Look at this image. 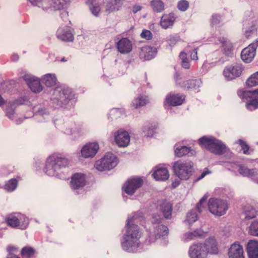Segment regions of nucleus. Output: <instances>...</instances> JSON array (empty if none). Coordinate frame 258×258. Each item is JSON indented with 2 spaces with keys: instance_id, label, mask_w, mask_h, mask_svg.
Wrapping results in <instances>:
<instances>
[{
  "instance_id": "nucleus-7",
  "label": "nucleus",
  "mask_w": 258,
  "mask_h": 258,
  "mask_svg": "<svg viewBox=\"0 0 258 258\" xmlns=\"http://www.w3.org/2000/svg\"><path fill=\"white\" fill-rule=\"evenodd\" d=\"M198 142L201 146L215 154H222L226 150L225 146L220 141L212 137L204 136Z\"/></svg>"
},
{
  "instance_id": "nucleus-26",
  "label": "nucleus",
  "mask_w": 258,
  "mask_h": 258,
  "mask_svg": "<svg viewBox=\"0 0 258 258\" xmlns=\"http://www.w3.org/2000/svg\"><path fill=\"white\" fill-rule=\"evenodd\" d=\"M228 254L229 258H244L243 247L237 242L230 246Z\"/></svg>"
},
{
  "instance_id": "nucleus-30",
  "label": "nucleus",
  "mask_w": 258,
  "mask_h": 258,
  "mask_svg": "<svg viewBox=\"0 0 258 258\" xmlns=\"http://www.w3.org/2000/svg\"><path fill=\"white\" fill-rule=\"evenodd\" d=\"M205 233L201 229H197L194 231H189L185 233L182 240L184 241H189L197 238H202L205 236Z\"/></svg>"
},
{
  "instance_id": "nucleus-28",
  "label": "nucleus",
  "mask_w": 258,
  "mask_h": 258,
  "mask_svg": "<svg viewBox=\"0 0 258 258\" xmlns=\"http://www.w3.org/2000/svg\"><path fill=\"white\" fill-rule=\"evenodd\" d=\"M238 171L243 176L250 178L253 180H256L258 178V170L255 168L250 169L243 165H240Z\"/></svg>"
},
{
  "instance_id": "nucleus-25",
  "label": "nucleus",
  "mask_w": 258,
  "mask_h": 258,
  "mask_svg": "<svg viewBox=\"0 0 258 258\" xmlns=\"http://www.w3.org/2000/svg\"><path fill=\"white\" fill-rule=\"evenodd\" d=\"M203 246L207 254H217L218 252L217 242L213 236L206 239L205 242L203 243Z\"/></svg>"
},
{
  "instance_id": "nucleus-57",
  "label": "nucleus",
  "mask_w": 258,
  "mask_h": 258,
  "mask_svg": "<svg viewBox=\"0 0 258 258\" xmlns=\"http://www.w3.org/2000/svg\"><path fill=\"white\" fill-rule=\"evenodd\" d=\"M160 217L159 215H153L152 218V222L153 223H158L160 221Z\"/></svg>"
},
{
  "instance_id": "nucleus-48",
  "label": "nucleus",
  "mask_w": 258,
  "mask_h": 258,
  "mask_svg": "<svg viewBox=\"0 0 258 258\" xmlns=\"http://www.w3.org/2000/svg\"><path fill=\"white\" fill-rule=\"evenodd\" d=\"M155 126L152 125H147L143 127V131L147 137H151L154 133Z\"/></svg>"
},
{
  "instance_id": "nucleus-8",
  "label": "nucleus",
  "mask_w": 258,
  "mask_h": 258,
  "mask_svg": "<svg viewBox=\"0 0 258 258\" xmlns=\"http://www.w3.org/2000/svg\"><path fill=\"white\" fill-rule=\"evenodd\" d=\"M208 209L213 215L221 216L226 213L228 209V205L224 200L210 198L208 202Z\"/></svg>"
},
{
  "instance_id": "nucleus-18",
  "label": "nucleus",
  "mask_w": 258,
  "mask_h": 258,
  "mask_svg": "<svg viewBox=\"0 0 258 258\" xmlns=\"http://www.w3.org/2000/svg\"><path fill=\"white\" fill-rule=\"evenodd\" d=\"M117 50L121 54H127L133 49V43L127 38H122L116 42Z\"/></svg>"
},
{
  "instance_id": "nucleus-43",
  "label": "nucleus",
  "mask_w": 258,
  "mask_h": 258,
  "mask_svg": "<svg viewBox=\"0 0 258 258\" xmlns=\"http://www.w3.org/2000/svg\"><path fill=\"white\" fill-rule=\"evenodd\" d=\"M248 233L251 235L258 237V221L255 220L251 222L248 227Z\"/></svg>"
},
{
  "instance_id": "nucleus-59",
  "label": "nucleus",
  "mask_w": 258,
  "mask_h": 258,
  "mask_svg": "<svg viewBox=\"0 0 258 258\" xmlns=\"http://www.w3.org/2000/svg\"><path fill=\"white\" fill-rule=\"evenodd\" d=\"M60 17L63 21H66L68 20V13L66 11H63L60 13Z\"/></svg>"
},
{
  "instance_id": "nucleus-27",
  "label": "nucleus",
  "mask_w": 258,
  "mask_h": 258,
  "mask_svg": "<svg viewBox=\"0 0 258 258\" xmlns=\"http://www.w3.org/2000/svg\"><path fill=\"white\" fill-rule=\"evenodd\" d=\"M184 100V97L182 95L170 94L166 97L164 105L166 104L173 106L180 105L183 103Z\"/></svg>"
},
{
  "instance_id": "nucleus-51",
  "label": "nucleus",
  "mask_w": 258,
  "mask_h": 258,
  "mask_svg": "<svg viewBox=\"0 0 258 258\" xmlns=\"http://www.w3.org/2000/svg\"><path fill=\"white\" fill-rule=\"evenodd\" d=\"M239 144H240L241 149L244 154H249V147L242 140H238Z\"/></svg>"
},
{
  "instance_id": "nucleus-62",
  "label": "nucleus",
  "mask_w": 258,
  "mask_h": 258,
  "mask_svg": "<svg viewBox=\"0 0 258 258\" xmlns=\"http://www.w3.org/2000/svg\"><path fill=\"white\" fill-rule=\"evenodd\" d=\"M38 114L39 115H43L46 114L45 110L43 109H41V110H38Z\"/></svg>"
},
{
  "instance_id": "nucleus-6",
  "label": "nucleus",
  "mask_w": 258,
  "mask_h": 258,
  "mask_svg": "<svg viewBox=\"0 0 258 258\" xmlns=\"http://www.w3.org/2000/svg\"><path fill=\"white\" fill-rule=\"evenodd\" d=\"M74 98V94L69 87L60 86L54 90L51 99L57 105L63 107Z\"/></svg>"
},
{
  "instance_id": "nucleus-20",
  "label": "nucleus",
  "mask_w": 258,
  "mask_h": 258,
  "mask_svg": "<svg viewBox=\"0 0 258 258\" xmlns=\"http://www.w3.org/2000/svg\"><path fill=\"white\" fill-rule=\"evenodd\" d=\"M98 149L99 145L97 143H89L83 147L81 154L84 158H92L96 155Z\"/></svg>"
},
{
  "instance_id": "nucleus-2",
  "label": "nucleus",
  "mask_w": 258,
  "mask_h": 258,
  "mask_svg": "<svg viewBox=\"0 0 258 258\" xmlns=\"http://www.w3.org/2000/svg\"><path fill=\"white\" fill-rule=\"evenodd\" d=\"M69 165V160L63 155L53 154L46 161L44 172L50 176L62 177V170Z\"/></svg>"
},
{
  "instance_id": "nucleus-38",
  "label": "nucleus",
  "mask_w": 258,
  "mask_h": 258,
  "mask_svg": "<svg viewBox=\"0 0 258 258\" xmlns=\"http://www.w3.org/2000/svg\"><path fill=\"white\" fill-rule=\"evenodd\" d=\"M148 102L146 96L140 95L134 99L132 104L136 108H138L145 105Z\"/></svg>"
},
{
  "instance_id": "nucleus-40",
  "label": "nucleus",
  "mask_w": 258,
  "mask_h": 258,
  "mask_svg": "<svg viewBox=\"0 0 258 258\" xmlns=\"http://www.w3.org/2000/svg\"><path fill=\"white\" fill-rule=\"evenodd\" d=\"M190 151V149L186 146L179 147L177 145H175V155L178 157L187 155Z\"/></svg>"
},
{
  "instance_id": "nucleus-29",
  "label": "nucleus",
  "mask_w": 258,
  "mask_h": 258,
  "mask_svg": "<svg viewBox=\"0 0 258 258\" xmlns=\"http://www.w3.org/2000/svg\"><path fill=\"white\" fill-rule=\"evenodd\" d=\"M153 176L156 180L164 181L168 179L169 174L166 168L159 165L156 167Z\"/></svg>"
},
{
  "instance_id": "nucleus-36",
  "label": "nucleus",
  "mask_w": 258,
  "mask_h": 258,
  "mask_svg": "<svg viewBox=\"0 0 258 258\" xmlns=\"http://www.w3.org/2000/svg\"><path fill=\"white\" fill-rule=\"evenodd\" d=\"M150 5L153 11L156 13H161L165 9V4L161 0H152Z\"/></svg>"
},
{
  "instance_id": "nucleus-1",
  "label": "nucleus",
  "mask_w": 258,
  "mask_h": 258,
  "mask_svg": "<svg viewBox=\"0 0 258 258\" xmlns=\"http://www.w3.org/2000/svg\"><path fill=\"white\" fill-rule=\"evenodd\" d=\"M143 214L141 212L135 214L127 220L126 230L121 241L122 248L129 252H136L141 246L140 239L141 232L136 224L141 222Z\"/></svg>"
},
{
  "instance_id": "nucleus-42",
  "label": "nucleus",
  "mask_w": 258,
  "mask_h": 258,
  "mask_svg": "<svg viewBox=\"0 0 258 258\" xmlns=\"http://www.w3.org/2000/svg\"><path fill=\"white\" fill-rule=\"evenodd\" d=\"M168 228L164 225H160L156 227L155 230V235L156 238H159L160 236H163L167 235Z\"/></svg>"
},
{
  "instance_id": "nucleus-15",
  "label": "nucleus",
  "mask_w": 258,
  "mask_h": 258,
  "mask_svg": "<svg viewBox=\"0 0 258 258\" xmlns=\"http://www.w3.org/2000/svg\"><path fill=\"white\" fill-rule=\"evenodd\" d=\"M142 184L143 180L141 178H131L124 183L123 189L127 195H132L138 188L141 186Z\"/></svg>"
},
{
  "instance_id": "nucleus-58",
  "label": "nucleus",
  "mask_w": 258,
  "mask_h": 258,
  "mask_svg": "<svg viewBox=\"0 0 258 258\" xmlns=\"http://www.w3.org/2000/svg\"><path fill=\"white\" fill-rule=\"evenodd\" d=\"M181 64L183 68L186 69H188L189 68L190 64L187 59H184V60H182Z\"/></svg>"
},
{
  "instance_id": "nucleus-19",
  "label": "nucleus",
  "mask_w": 258,
  "mask_h": 258,
  "mask_svg": "<svg viewBox=\"0 0 258 258\" xmlns=\"http://www.w3.org/2000/svg\"><path fill=\"white\" fill-rule=\"evenodd\" d=\"M24 80L27 82L32 91L39 93L42 90L39 80L30 74H25L23 76Z\"/></svg>"
},
{
  "instance_id": "nucleus-46",
  "label": "nucleus",
  "mask_w": 258,
  "mask_h": 258,
  "mask_svg": "<svg viewBox=\"0 0 258 258\" xmlns=\"http://www.w3.org/2000/svg\"><path fill=\"white\" fill-rule=\"evenodd\" d=\"M34 254V250L30 247H25L21 250L23 258H30Z\"/></svg>"
},
{
  "instance_id": "nucleus-23",
  "label": "nucleus",
  "mask_w": 258,
  "mask_h": 258,
  "mask_svg": "<svg viewBox=\"0 0 258 258\" xmlns=\"http://www.w3.org/2000/svg\"><path fill=\"white\" fill-rule=\"evenodd\" d=\"M56 35L58 39L63 41L71 42L74 39L71 29L68 26L59 28Z\"/></svg>"
},
{
  "instance_id": "nucleus-3",
  "label": "nucleus",
  "mask_w": 258,
  "mask_h": 258,
  "mask_svg": "<svg viewBox=\"0 0 258 258\" xmlns=\"http://www.w3.org/2000/svg\"><path fill=\"white\" fill-rule=\"evenodd\" d=\"M69 165V160L63 155L53 154L46 161L44 172L50 176L62 177V170Z\"/></svg>"
},
{
  "instance_id": "nucleus-10",
  "label": "nucleus",
  "mask_w": 258,
  "mask_h": 258,
  "mask_svg": "<svg viewBox=\"0 0 258 258\" xmlns=\"http://www.w3.org/2000/svg\"><path fill=\"white\" fill-rule=\"evenodd\" d=\"M118 163L117 157L111 153H107L100 160L95 164L96 168L99 171L110 170L115 167Z\"/></svg>"
},
{
  "instance_id": "nucleus-5",
  "label": "nucleus",
  "mask_w": 258,
  "mask_h": 258,
  "mask_svg": "<svg viewBox=\"0 0 258 258\" xmlns=\"http://www.w3.org/2000/svg\"><path fill=\"white\" fill-rule=\"evenodd\" d=\"M33 6L46 12L63 10L67 8L70 0H28Z\"/></svg>"
},
{
  "instance_id": "nucleus-35",
  "label": "nucleus",
  "mask_w": 258,
  "mask_h": 258,
  "mask_svg": "<svg viewBox=\"0 0 258 258\" xmlns=\"http://www.w3.org/2000/svg\"><path fill=\"white\" fill-rule=\"evenodd\" d=\"M224 52L226 55H229L232 50V43L225 38H220L219 40Z\"/></svg>"
},
{
  "instance_id": "nucleus-9",
  "label": "nucleus",
  "mask_w": 258,
  "mask_h": 258,
  "mask_svg": "<svg viewBox=\"0 0 258 258\" xmlns=\"http://www.w3.org/2000/svg\"><path fill=\"white\" fill-rule=\"evenodd\" d=\"M192 166L190 162L178 161L175 162L173 169L175 175L180 179L186 180L191 175Z\"/></svg>"
},
{
  "instance_id": "nucleus-52",
  "label": "nucleus",
  "mask_w": 258,
  "mask_h": 258,
  "mask_svg": "<svg viewBox=\"0 0 258 258\" xmlns=\"http://www.w3.org/2000/svg\"><path fill=\"white\" fill-rule=\"evenodd\" d=\"M140 36L142 38H144L147 40H150L152 38V34L151 31L146 29H144L142 31Z\"/></svg>"
},
{
  "instance_id": "nucleus-49",
  "label": "nucleus",
  "mask_w": 258,
  "mask_h": 258,
  "mask_svg": "<svg viewBox=\"0 0 258 258\" xmlns=\"http://www.w3.org/2000/svg\"><path fill=\"white\" fill-rule=\"evenodd\" d=\"M82 132V130L81 128H76L75 130H72V128L66 129L64 131V133L67 135H74V137H79Z\"/></svg>"
},
{
  "instance_id": "nucleus-45",
  "label": "nucleus",
  "mask_w": 258,
  "mask_h": 258,
  "mask_svg": "<svg viewBox=\"0 0 258 258\" xmlns=\"http://www.w3.org/2000/svg\"><path fill=\"white\" fill-rule=\"evenodd\" d=\"M19 218V228L22 229H26L28 225V219L24 215L18 213Z\"/></svg>"
},
{
  "instance_id": "nucleus-32",
  "label": "nucleus",
  "mask_w": 258,
  "mask_h": 258,
  "mask_svg": "<svg viewBox=\"0 0 258 258\" xmlns=\"http://www.w3.org/2000/svg\"><path fill=\"white\" fill-rule=\"evenodd\" d=\"M175 19L174 14H164L161 18L160 25L163 29H166L173 25Z\"/></svg>"
},
{
  "instance_id": "nucleus-13",
  "label": "nucleus",
  "mask_w": 258,
  "mask_h": 258,
  "mask_svg": "<svg viewBox=\"0 0 258 258\" xmlns=\"http://www.w3.org/2000/svg\"><path fill=\"white\" fill-rule=\"evenodd\" d=\"M257 47L258 40H255L244 48L241 53V58L242 60L246 63L251 62L255 55L256 49Z\"/></svg>"
},
{
  "instance_id": "nucleus-60",
  "label": "nucleus",
  "mask_w": 258,
  "mask_h": 258,
  "mask_svg": "<svg viewBox=\"0 0 258 258\" xmlns=\"http://www.w3.org/2000/svg\"><path fill=\"white\" fill-rule=\"evenodd\" d=\"M191 59L192 60H197L198 57L197 56V49H195L194 51L191 54Z\"/></svg>"
},
{
  "instance_id": "nucleus-17",
  "label": "nucleus",
  "mask_w": 258,
  "mask_h": 258,
  "mask_svg": "<svg viewBox=\"0 0 258 258\" xmlns=\"http://www.w3.org/2000/svg\"><path fill=\"white\" fill-rule=\"evenodd\" d=\"M243 30L246 38L254 34L257 29V21L255 19H245L243 22Z\"/></svg>"
},
{
  "instance_id": "nucleus-47",
  "label": "nucleus",
  "mask_w": 258,
  "mask_h": 258,
  "mask_svg": "<svg viewBox=\"0 0 258 258\" xmlns=\"http://www.w3.org/2000/svg\"><path fill=\"white\" fill-rule=\"evenodd\" d=\"M17 186V180L13 178L10 179L5 185V189L8 191H12Z\"/></svg>"
},
{
  "instance_id": "nucleus-64",
  "label": "nucleus",
  "mask_w": 258,
  "mask_h": 258,
  "mask_svg": "<svg viewBox=\"0 0 258 258\" xmlns=\"http://www.w3.org/2000/svg\"><path fill=\"white\" fill-rule=\"evenodd\" d=\"M7 258H20V257L16 255L9 254L7 256Z\"/></svg>"
},
{
  "instance_id": "nucleus-14",
  "label": "nucleus",
  "mask_w": 258,
  "mask_h": 258,
  "mask_svg": "<svg viewBox=\"0 0 258 258\" xmlns=\"http://www.w3.org/2000/svg\"><path fill=\"white\" fill-rule=\"evenodd\" d=\"M207 198L208 196L207 195H204L199 203L197 204L196 208L195 210H191L187 214L186 220L189 224H192L198 220V217L197 211H198L199 213L203 211V209L205 208L203 204L206 203Z\"/></svg>"
},
{
  "instance_id": "nucleus-31",
  "label": "nucleus",
  "mask_w": 258,
  "mask_h": 258,
  "mask_svg": "<svg viewBox=\"0 0 258 258\" xmlns=\"http://www.w3.org/2000/svg\"><path fill=\"white\" fill-rule=\"evenodd\" d=\"M247 252L248 258H258V241L250 240L247 244Z\"/></svg>"
},
{
  "instance_id": "nucleus-63",
  "label": "nucleus",
  "mask_w": 258,
  "mask_h": 258,
  "mask_svg": "<svg viewBox=\"0 0 258 258\" xmlns=\"http://www.w3.org/2000/svg\"><path fill=\"white\" fill-rule=\"evenodd\" d=\"M19 59V56L17 54H13L12 56V59L13 61H17Z\"/></svg>"
},
{
  "instance_id": "nucleus-21",
  "label": "nucleus",
  "mask_w": 258,
  "mask_h": 258,
  "mask_svg": "<svg viewBox=\"0 0 258 258\" xmlns=\"http://www.w3.org/2000/svg\"><path fill=\"white\" fill-rule=\"evenodd\" d=\"M114 140L119 147H125L128 146L130 142V137L127 132L119 130L115 133Z\"/></svg>"
},
{
  "instance_id": "nucleus-11",
  "label": "nucleus",
  "mask_w": 258,
  "mask_h": 258,
  "mask_svg": "<svg viewBox=\"0 0 258 258\" xmlns=\"http://www.w3.org/2000/svg\"><path fill=\"white\" fill-rule=\"evenodd\" d=\"M238 94L242 99L247 100L246 107L252 111L258 108V89L253 91H240Z\"/></svg>"
},
{
  "instance_id": "nucleus-37",
  "label": "nucleus",
  "mask_w": 258,
  "mask_h": 258,
  "mask_svg": "<svg viewBox=\"0 0 258 258\" xmlns=\"http://www.w3.org/2000/svg\"><path fill=\"white\" fill-rule=\"evenodd\" d=\"M160 209L165 218H169L172 213V205L168 202L165 201L160 205Z\"/></svg>"
},
{
  "instance_id": "nucleus-55",
  "label": "nucleus",
  "mask_w": 258,
  "mask_h": 258,
  "mask_svg": "<svg viewBox=\"0 0 258 258\" xmlns=\"http://www.w3.org/2000/svg\"><path fill=\"white\" fill-rule=\"evenodd\" d=\"M142 9V6L139 4H136L134 5L132 8V11L134 14L137 13L138 12L141 11Z\"/></svg>"
},
{
  "instance_id": "nucleus-34",
  "label": "nucleus",
  "mask_w": 258,
  "mask_h": 258,
  "mask_svg": "<svg viewBox=\"0 0 258 258\" xmlns=\"http://www.w3.org/2000/svg\"><path fill=\"white\" fill-rule=\"evenodd\" d=\"M26 101V98L25 97H20L18 99L14 101L12 104H11V107L7 109L6 113L7 116L10 118H12V115L14 112L15 108L18 105L23 104Z\"/></svg>"
},
{
  "instance_id": "nucleus-53",
  "label": "nucleus",
  "mask_w": 258,
  "mask_h": 258,
  "mask_svg": "<svg viewBox=\"0 0 258 258\" xmlns=\"http://www.w3.org/2000/svg\"><path fill=\"white\" fill-rule=\"evenodd\" d=\"M221 19V16L218 14H214L211 18V24L212 25H217L219 23Z\"/></svg>"
},
{
  "instance_id": "nucleus-61",
  "label": "nucleus",
  "mask_w": 258,
  "mask_h": 258,
  "mask_svg": "<svg viewBox=\"0 0 258 258\" xmlns=\"http://www.w3.org/2000/svg\"><path fill=\"white\" fill-rule=\"evenodd\" d=\"M179 57L182 59V60H184V59H187L186 54L184 52H181L180 53Z\"/></svg>"
},
{
  "instance_id": "nucleus-12",
  "label": "nucleus",
  "mask_w": 258,
  "mask_h": 258,
  "mask_svg": "<svg viewBox=\"0 0 258 258\" xmlns=\"http://www.w3.org/2000/svg\"><path fill=\"white\" fill-rule=\"evenodd\" d=\"M243 70L242 64L235 63L227 67L223 71V75L227 80H231L239 77Z\"/></svg>"
},
{
  "instance_id": "nucleus-4",
  "label": "nucleus",
  "mask_w": 258,
  "mask_h": 258,
  "mask_svg": "<svg viewBox=\"0 0 258 258\" xmlns=\"http://www.w3.org/2000/svg\"><path fill=\"white\" fill-rule=\"evenodd\" d=\"M124 0H87L86 3L91 13L98 17L101 12V5L104 3L105 11L110 13L118 11L122 7Z\"/></svg>"
},
{
  "instance_id": "nucleus-39",
  "label": "nucleus",
  "mask_w": 258,
  "mask_h": 258,
  "mask_svg": "<svg viewBox=\"0 0 258 258\" xmlns=\"http://www.w3.org/2000/svg\"><path fill=\"white\" fill-rule=\"evenodd\" d=\"M42 81L47 87H50L56 84V78L54 75L48 74L44 76Z\"/></svg>"
},
{
  "instance_id": "nucleus-16",
  "label": "nucleus",
  "mask_w": 258,
  "mask_h": 258,
  "mask_svg": "<svg viewBox=\"0 0 258 258\" xmlns=\"http://www.w3.org/2000/svg\"><path fill=\"white\" fill-rule=\"evenodd\" d=\"M188 253L190 258H206L208 255L203 243H197L191 245Z\"/></svg>"
},
{
  "instance_id": "nucleus-44",
  "label": "nucleus",
  "mask_w": 258,
  "mask_h": 258,
  "mask_svg": "<svg viewBox=\"0 0 258 258\" xmlns=\"http://www.w3.org/2000/svg\"><path fill=\"white\" fill-rule=\"evenodd\" d=\"M246 85L249 87H253L258 85V72L253 74L246 81Z\"/></svg>"
},
{
  "instance_id": "nucleus-33",
  "label": "nucleus",
  "mask_w": 258,
  "mask_h": 258,
  "mask_svg": "<svg viewBox=\"0 0 258 258\" xmlns=\"http://www.w3.org/2000/svg\"><path fill=\"white\" fill-rule=\"evenodd\" d=\"M179 85L184 88L198 89L202 84V81L200 79L190 80L183 82L181 84L178 83Z\"/></svg>"
},
{
  "instance_id": "nucleus-41",
  "label": "nucleus",
  "mask_w": 258,
  "mask_h": 258,
  "mask_svg": "<svg viewBox=\"0 0 258 258\" xmlns=\"http://www.w3.org/2000/svg\"><path fill=\"white\" fill-rule=\"evenodd\" d=\"M7 224L12 227H18L19 218L18 214L9 215L6 219Z\"/></svg>"
},
{
  "instance_id": "nucleus-24",
  "label": "nucleus",
  "mask_w": 258,
  "mask_h": 258,
  "mask_svg": "<svg viewBox=\"0 0 258 258\" xmlns=\"http://www.w3.org/2000/svg\"><path fill=\"white\" fill-rule=\"evenodd\" d=\"M85 177L83 174L77 173L72 176L71 186L74 190L82 188L85 185Z\"/></svg>"
},
{
  "instance_id": "nucleus-22",
  "label": "nucleus",
  "mask_w": 258,
  "mask_h": 258,
  "mask_svg": "<svg viewBox=\"0 0 258 258\" xmlns=\"http://www.w3.org/2000/svg\"><path fill=\"white\" fill-rule=\"evenodd\" d=\"M157 52L156 48L145 46L141 48L139 57L143 60H149L155 57Z\"/></svg>"
},
{
  "instance_id": "nucleus-50",
  "label": "nucleus",
  "mask_w": 258,
  "mask_h": 258,
  "mask_svg": "<svg viewBox=\"0 0 258 258\" xmlns=\"http://www.w3.org/2000/svg\"><path fill=\"white\" fill-rule=\"evenodd\" d=\"M189 7V3L186 0H180L177 4V8L182 12L185 11Z\"/></svg>"
},
{
  "instance_id": "nucleus-56",
  "label": "nucleus",
  "mask_w": 258,
  "mask_h": 258,
  "mask_svg": "<svg viewBox=\"0 0 258 258\" xmlns=\"http://www.w3.org/2000/svg\"><path fill=\"white\" fill-rule=\"evenodd\" d=\"M211 171L208 169L205 168L203 172L202 173L201 176L198 178V180H199L202 178H203L206 175L211 173Z\"/></svg>"
},
{
  "instance_id": "nucleus-54",
  "label": "nucleus",
  "mask_w": 258,
  "mask_h": 258,
  "mask_svg": "<svg viewBox=\"0 0 258 258\" xmlns=\"http://www.w3.org/2000/svg\"><path fill=\"white\" fill-rule=\"evenodd\" d=\"M256 214L255 213V211L253 209H251L249 211H247L245 212V219H251L254 217H255Z\"/></svg>"
}]
</instances>
